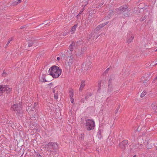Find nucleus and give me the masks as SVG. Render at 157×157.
<instances>
[{"mask_svg": "<svg viewBox=\"0 0 157 157\" xmlns=\"http://www.w3.org/2000/svg\"><path fill=\"white\" fill-rule=\"evenodd\" d=\"M48 72L53 78H57L61 74L62 71L57 66H53L50 68Z\"/></svg>", "mask_w": 157, "mask_h": 157, "instance_id": "nucleus-1", "label": "nucleus"}, {"mask_svg": "<svg viewBox=\"0 0 157 157\" xmlns=\"http://www.w3.org/2000/svg\"><path fill=\"white\" fill-rule=\"evenodd\" d=\"M46 149L50 151H53L52 150L57 149L58 148V145L55 142H49L48 144L45 145L44 147Z\"/></svg>", "mask_w": 157, "mask_h": 157, "instance_id": "nucleus-2", "label": "nucleus"}, {"mask_svg": "<svg viewBox=\"0 0 157 157\" xmlns=\"http://www.w3.org/2000/svg\"><path fill=\"white\" fill-rule=\"evenodd\" d=\"M86 121L85 126L86 129L88 131L93 129L95 125L94 121L90 119L86 120Z\"/></svg>", "mask_w": 157, "mask_h": 157, "instance_id": "nucleus-3", "label": "nucleus"}, {"mask_svg": "<svg viewBox=\"0 0 157 157\" xmlns=\"http://www.w3.org/2000/svg\"><path fill=\"white\" fill-rule=\"evenodd\" d=\"M11 108L17 113L20 114L23 113L22 105L20 104H14L12 106Z\"/></svg>", "mask_w": 157, "mask_h": 157, "instance_id": "nucleus-4", "label": "nucleus"}, {"mask_svg": "<svg viewBox=\"0 0 157 157\" xmlns=\"http://www.w3.org/2000/svg\"><path fill=\"white\" fill-rule=\"evenodd\" d=\"M12 88L9 87L8 85H1L0 86V91L3 92L6 91L7 93H10Z\"/></svg>", "mask_w": 157, "mask_h": 157, "instance_id": "nucleus-5", "label": "nucleus"}, {"mask_svg": "<svg viewBox=\"0 0 157 157\" xmlns=\"http://www.w3.org/2000/svg\"><path fill=\"white\" fill-rule=\"evenodd\" d=\"M128 7L126 5H123L119 8L116 9L115 10L117 12L120 11L123 12H124L126 10Z\"/></svg>", "mask_w": 157, "mask_h": 157, "instance_id": "nucleus-6", "label": "nucleus"}, {"mask_svg": "<svg viewBox=\"0 0 157 157\" xmlns=\"http://www.w3.org/2000/svg\"><path fill=\"white\" fill-rule=\"evenodd\" d=\"M128 142V141L127 140H125L121 143L119 146L122 149H124L125 148V146L127 145Z\"/></svg>", "mask_w": 157, "mask_h": 157, "instance_id": "nucleus-7", "label": "nucleus"}, {"mask_svg": "<svg viewBox=\"0 0 157 157\" xmlns=\"http://www.w3.org/2000/svg\"><path fill=\"white\" fill-rule=\"evenodd\" d=\"M68 59L67 61V65L69 67H70L74 62V59L72 56L68 57Z\"/></svg>", "mask_w": 157, "mask_h": 157, "instance_id": "nucleus-8", "label": "nucleus"}, {"mask_svg": "<svg viewBox=\"0 0 157 157\" xmlns=\"http://www.w3.org/2000/svg\"><path fill=\"white\" fill-rule=\"evenodd\" d=\"M81 23L80 22H78L77 24H75L72 28L71 30V32L72 34H73L75 31L76 29L77 26H80Z\"/></svg>", "mask_w": 157, "mask_h": 157, "instance_id": "nucleus-9", "label": "nucleus"}, {"mask_svg": "<svg viewBox=\"0 0 157 157\" xmlns=\"http://www.w3.org/2000/svg\"><path fill=\"white\" fill-rule=\"evenodd\" d=\"M134 38V36L132 35H131L128 36L127 38L126 42L128 44L132 42Z\"/></svg>", "mask_w": 157, "mask_h": 157, "instance_id": "nucleus-10", "label": "nucleus"}, {"mask_svg": "<svg viewBox=\"0 0 157 157\" xmlns=\"http://www.w3.org/2000/svg\"><path fill=\"white\" fill-rule=\"evenodd\" d=\"M85 85V82L84 81H82L81 83L79 89V91H82Z\"/></svg>", "mask_w": 157, "mask_h": 157, "instance_id": "nucleus-11", "label": "nucleus"}, {"mask_svg": "<svg viewBox=\"0 0 157 157\" xmlns=\"http://www.w3.org/2000/svg\"><path fill=\"white\" fill-rule=\"evenodd\" d=\"M86 47H84L82 48L81 49V52H78L76 54V55L78 56L81 55L83 53L84 51L86 50Z\"/></svg>", "mask_w": 157, "mask_h": 157, "instance_id": "nucleus-12", "label": "nucleus"}, {"mask_svg": "<svg viewBox=\"0 0 157 157\" xmlns=\"http://www.w3.org/2000/svg\"><path fill=\"white\" fill-rule=\"evenodd\" d=\"M103 134V131L102 130H99L98 132V136L99 138L101 139L102 138V136Z\"/></svg>", "mask_w": 157, "mask_h": 157, "instance_id": "nucleus-13", "label": "nucleus"}, {"mask_svg": "<svg viewBox=\"0 0 157 157\" xmlns=\"http://www.w3.org/2000/svg\"><path fill=\"white\" fill-rule=\"evenodd\" d=\"M75 47V43L73 41L72 43L70 45L69 48L71 51H73Z\"/></svg>", "mask_w": 157, "mask_h": 157, "instance_id": "nucleus-14", "label": "nucleus"}, {"mask_svg": "<svg viewBox=\"0 0 157 157\" xmlns=\"http://www.w3.org/2000/svg\"><path fill=\"white\" fill-rule=\"evenodd\" d=\"M45 75H43L41 77L39 78V81L41 82H47L45 79Z\"/></svg>", "mask_w": 157, "mask_h": 157, "instance_id": "nucleus-15", "label": "nucleus"}, {"mask_svg": "<svg viewBox=\"0 0 157 157\" xmlns=\"http://www.w3.org/2000/svg\"><path fill=\"white\" fill-rule=\"evenodd\" d=\"M22 0H18V1H15L12 4V5L14 6L17 5L18 3H20L21 2Z\"/></svg>", "mask_w": 157, "mask_h": 157, "instance_id": "nucleus-16", "label": "nucleus"}, {"mask_svg": "<svg viewBox=\"0 0 157 157\" xmlns=\"http://www.w3.org/2000/svg\"><path fill=\"white\" fill-rule=\"evenodd\" d=\"M152 108L154 110H156L157 109L156 105L155 103H152L151 104Z\"/></svg>", "mask_w": 157, "mask_h": 157, "instance_id": "nucleus-17", "label": "nucleus"}, {"mask_svg": "<svg viewBox=\"0 0 157 157\" xmlns=\"http://www.w3.org/2000/svg\"><path fill=\"white\" fill-rule=\"evenodd\" d=\"M108 23V22H106L105 23H104L103 24H102L98 25V26L100 29L101 28L104 27L105 25H106Z\"/></svg>", "mask_w": 157, "mask_h": 157, "instance_id": "nucleus-18", "label": "nucleus"}, {"mask_svg": "<svg viewBox=\"0 0 157 157\" xmlns=\"http://www.w3.org/2000/svg\"><path fill=\"white\" fill-rule=\"evenodd\" d=\"M113 80V78L110 77V78L109 79V81H108V86H109V85H111L112 83V81Z\"/></svg>", "mask_w": 157, "mask_h": 157, "instance_id": "nucleus-19", "label": "nucleus"}, {"mask_svg": "<svg viewBox=\"0 0 157 157\" xmlns=\"http://www.w3.org/2000/svg\"><path fill=\"white\" fill-rule=\"evenodd\" d=\"M83 42L81 40H79L77 42L76 44L78 46H79L80 45L82 44Z\"/></svg>", "mask_w": 157, "mask_h": 157, "instance_id": "nucleus-20", "label": "nucleus"}, {"mask_svg": "<svg viewBox=\"0 0 157 157\" xmlns=\"http://www.w3.org/2000/svg\"><path fill=\"white\" fill-rule=\"evenodd\" d=\"M147 17V16H144V17H142L140 19V21H143Z\"/></svg>", "mask_w": 157, "mask_h": 157, "instance_id": "nucleus-21", "label": "nucleus"}, {"mask_svg": "<svg viewBox=\"0 0 157 157\" xmlns=\"http://www.w3.org/2000/svg\"><path fill=\"white\" fill-rule=\"evenodd\" d=\"M34 44V42L32 41H30L29 42V44L28 46L29 47H31L32 46L33 44Z\"/></svg>", "mask_w": 157, "mask_h": 157, "instance_id": "nucleus-22", "label": "nucleus"}, {"mask_svg": "<svg viewBox=\"0 0 157 157\" xmlns=\"http://www.w3.org/2000/svg\"><path fill=\"white\" fill-rule=\"evenodd\" d=\"M146 92H143L141 94L140 97L141 98H143L145 96L146 94Z\"/></svg>", "mask_w": 157, "mask_h": 157, "instance_id": "nucleus-23", "label": "nucleus"}, {"mask_svg": "<svg viewBox=\"0 0 157 157\" xmlns=\"http://www.w3.org/2000/svg\"><path fill=\"white\" fill-rule=\"evenodd\" d=\"M130 15V13L129 12L125 13H124V15L126 17H128Z\"/></svg>", "mask_w": 157, "mask_h": 157, "instance_id": "nucleus-24", "label": "nucleus"}, {"mask_svg": "<svg viewBox=\"0 0 157 157\" xmlns=\"http://www.w3.org/2000/svg\"><path fill=\"white\" fill-rule=\"evenodd\" d=\"M13 38H10L8 40V41L7 43L6 44L7 45H9V44H10V42L12 40H13Z\"/></svg>", "mask_w": 157, "mask_h": 157, "instance_id": "nucleus-25", "label": "nucleus"}, {"mask_svg": "<svg viewBox=\"0 0 157 157\" xmlns=\"http://www.w3.org/2000/svg\"><path fill=\"white\" fill-rule=\"evenodd\" d=\"M120 105H119L118 106V107H117V108L115 110V112L116 113L118 112L119 110V109L120 108Z\"/></svg>", "mask_w": 157, "mask_h": 157, "instance_id": "nucleus-26", "label": "nucleus"}, {"mask_svg": "<svg viewBox=\"0 0 157 157\" xmlns=\"http://www.w3.org/2000/svg\"><path fill=\"white\" fill-rule=\"evenodd\" d=\"M98 84V91H99L101 90V82H99Z\"/></svg>", "mask_w": 157, "mask_h": 157, "instance_id": "nucleus-27", "label": "nucleus"}, {"mask_svg": "<svg viewBox=\"0 0 157 157\" xmlns=\"http://www.w3.org/2000/svg\"><path fill=\"white\" fill-rule=\"evenodd\" d=\"M66 56V53L65 54H62V56H61V58H63V59L65 58V56Z\"/></svg>", "mask_w": 157, "mask_h": 157, "instance_id": "nucleus-28", "label": "nucleus"}, {"mask_svg": "<svg viewBox=\"0 0 157 157\" xmlns=\"http://www.w3.org/2000/svg\"><path fill=\"white\" fill-rule=\"evenodd\" d=\"M91 65V63L90 62H88V63H87L85 65V66L86 67H90V66Z\"/></svg>", "mask_w": 157, "mask_h": 157, "instance_id": "nucleus-29", "label": "nucleus"}, {"mask_svg": "<svg viewBox=\"0 0 157 157\" xmlns=\"http://www.w3.org/2000/svg\"><path fill=\"white\" fill-rule=\"evenodd\" d=\"M73 95H74L73 92H72L71 93H70V94H69L70 98H72Z\"/></svg>", "mask_w": 157, "mask_h": 157, "instance_id": "nucleus-30", "label": "nucleus"}, {"mask_svg": "<svg viewBox=\"0 0 157 157\" xmlns=\"http://www.w3.org/2000/svg\"><path fill=\"white\" fill-rule=\"evenodd\" d=\"M69 33V32H64L62 34V35L63 36H66Z\"/></svg>", "mask_w": 157, "mask_h": 157, "instance_id": "nucleus-31", "label": "nucleus"}, {"mask_svg": "<svg viewBox=\"0 0 157 157\" xmlns=\"http://www.w3.org/2000/svg\"><path fill=\"white\" fill-rule=\"evenodd\" d=\"M54 97L55 99H57L58 98V96L56 94H54Z\"/></svg>", "mask_w": 157, "mask_h": 157, "instance_id": "nucleus-32", "label": "nucleus"}, {"mask_svg": "<svg viewBox=\"0 0 157 157\" xmlns=\"http://www.w3.org/2000/svg\"><path fill=\"white\" fill-rule=\"evenodd\" d=\"M37 104L36 102L34 103V105L33 106V107H34V108L35 109L36 108V106H37Z\"/></svg>", "mask_w": 157, "mask_h": 157, "instance_id": "nucleus-33", "label": "nucleus"}, {"mask_svg": "<svg viewBox=\"0 0 157 157\" xmlns=\"http://www.w3.org/2000/svg\"><path fill=\"white\" fill-rule=\"evenodd\" d=\"M148 144H149V143L148 142H147V144L146 145V147H147V148L148 149H150V148H151V147H148Z\"/></svg>", "mask_w": 157, "mask_h": 157, "instance_id": "nucleus-34", "label": "nucleus"}, {"mask_svg": "<svg viewBox=\"0 0 157 157\" xmlns=\"http://www.w3.org/2000/svg\"><path fill=\"white\" fill-rule=\"evenodd\" d=\"M100 29H99L98 26L96 28V31H98Z\"/></svg>", "mask_w": 157, "mask_h": 157, "instance_id": "nucleus-35", "label": "nucleus"}, {"mask_svg": "<svg viewBox=\"0 0 157 157\" xmlns=\"http://www.w3.org/2000/svg\"><path fill=\"white\" fill-rule=\"evenodd\" d=\"M71 102L72 103H73L74 102V99L72 98H71Z\"/></svg>", "mask_w": 157, "mask_h": 157, "instance_id": "nucleus-36", "label": "nucleus"}, {"mask_svg": "<svg viewBox=\"0 0 157 157\" xmlns=\"http://www.w3.org/2000/svg\"><path fill=\"white\" fill-rule=\"evenodd\" d=\"M81 138H83V136H84V134H81Z\"/></svg>", "mask_w": 157, "mask_h": 157, "instance_id": "nucleus-37", "label": "nucleus"}, {"mask_svg": "<svg viewBox=\"0 0 157 157\" xmlns=\"http://www.w3.org/2000/svg\"><path fill=\"white\" fill-rule=\"evenodd\" d=\"M55 91H56V90L55 88H54L53 89V92L54 93H55Z\"/></svg>", "mask_w": 157, "mask_h": 157, "instance_id": "nucleus-38", "label": "nucleus"}, {"mask_svg": "<svg viewBox=\"0 0 157 157\" xmlns=\"http://www.w3.org/2000/svg\"><path fill=\"white\" fill-rule=\"evenodd\" d=\"M84 99H82L81 100V102H82V103L84 102Z\"/></svg>", "mask_w": 157, "mask_h": 157, "instance_id": "nucleus-39", "label": "nucleus"}, {"mask_svg": "<svg viewBox=\"0 0 157 157\" xmlns=\"http://www.w3.org/2000/svg\"><path fill=\"white\" fill-rule=\"evenodd\" d=\"M89 97L88 96H86L85 97V99H87Z\"/></svg>", "mask_w": 157, "mask_h": 157, "instance_id": "nucleus-40", "label": "nucleus"}, {"mask_svg": "<svg viewBox=\"0 0 157 157\" xmlns=\"http://www.w3.org/2000/svg\"><path fill=\"white\" fill-rule=\"evenodd\" d=\"M57 59V60H58V61H59L60 59V58L59 57H58Z\"/></svg>", "mask_w": 157, "mask_h": 157, "instance_id": "nucleus-41", "label": "nucleus"}, {"mask_svg": "<svg viewBox=\"0 0 157 157\" xmlns=\"http://www.w3.org/2000/svg\"><path fill=\"white\" fill-rule=\"evenodd\" d=\"M8 46V45H7L6 44V45L5 46V48H6L7 47V46Z\"/></svg>", "mask_w": 157, "mask_h": 157, "instance_id": "nucleus-42", "label": "nucleus"}, {"mask_svg": "<svg viewBox=\"0 0 157 157\" xmlns=\"http://www.w3.org/2000/svg\"><path fill=\"white\" fill-rule=\"evenodd\" d=\"M82 11H83V10L82 11H80L79 13V14H81L82 12Z\"/></svg>", "mask_w": 157, "mask_h": 157, "instance_id": "nucleus-43", "label": "nucleus"}, {"mask_svg": "<svg viewBox=\"0 0 157 157\" xmlns=\"http://www.w3.org/2000/svg\"><path fill=\"white\" fill-rule=\"evenodd\" d=\"M139 128H137V130H138V131H139L140 130V129H139Z\"/></svg>", "mask_w": 157, "mask_h": 157, "instance_id": "nucleus-44", "label": "nucleus"}, {"mask_svg": "<svg viewBox=\"0 0 157 157\" xmlns=\"http://www.w3.org/2000/svg\"><path fill=\"white\" fill-rule=\"evenodd\" d=\"M155 62H157V63L155 65H155L157 64V59L156 60Z\"/></svg>", "mask_w": 157, "mask_h": 157, "instance_id": "nucleus-45", "label": "nucleus"}, {"mask_svg": "<svg viewBox=\"0 0 157 157\" xmlns=\"http://www.w3.org/2000/svg\"><path fill=\"white\" fill-rule=\"evenodd\" d=\"M133 157H136V155H135Z\"/></svg>", "mask_w": 157, "mask_h": 157, "instance_id": "nucleus-46", "label": "nucleus"}, {"mask_svg": "<svg viewBox=\"0 0 157 157\" xmlns=\"http://www.w3.org/2000/svg\"><path fill=\"white\" fill-rule=\"evenodd\" d=\"M109 68H108L106 70V71H108L109 70Z\"/></svg>", "mask_w": 157, "mask_h": 157, "instance_id": "nucleus-47", "label": "nucleus"}, {"mask_svg": "<svg viewBox=\"0 0 157 157\" xmlns=\"http://www.w3.org/2000/svg\"><path fill=\"white\" fill-rule=\"evenodd\" d=\"M23 28V27H21V29H22V28Z\"/></svg>", "mask_w": 157, "mask_h": 157, "instance_id": "nucleus-48", "label": "nucleus"}, {"mask_svg": "<svg viewBox=\"0 0 157 157\" xmlns=\"http://www.w3.org/2000/svg\"><path fill=\"white\" fill-rule=\"evenodd\" d=\"M54 153H56V151H54Z\"/></svg>", "mask_w": 157, "mask_h": 157, "instance_id": "nucleus-49", "label": "nucleus"}, {"mask_svg": "<svg viewBox=\"0 0 157 157\" xmlns=\"http://www.w3.org/2000/svg\"><path fill=\"white\" fill-rule=\"evenodd\" d=\"M52 84V83H50L49 84V85H51Z\"/></svg>", "mask_w": 157, "mask_h": 157, "instance_id": "nucleus-50", "label": "nucleus"}, {"mask_svg": "<svg viewBox=\"0 0 157 157\" xmlns=\"http://www.w3.org/2000/svg\"><path fill=\"white\" fill-rule=\"evenodd\" d=\"M60 36H62V34H60Z\"/></svg>", "mask_w": 157, "mask_h": 157, "instance_id": "nucleus-51", "label": "nucleus"}, {"mask_svg": "<svg viewBox=\"0 0 157 157\" xmlns=\"http://www.w3.org/2000/svg\"><path fill=\"white\" fill-rule=\"evenodd\" d=\"M155 79H157V77H156L155 78Z\"/></svg>", "mask_w": 157, "mask_h": 157, "instance_id": "nucleus-52", "label": "nucleus"}, {"mask_svg": "<svg viewBox=\"0 0 157 157\" xmlns=\"http://www.w3.org/2000/svg\"><path fill=\"white\" fill-rule=\"evenodd\" d=\"M155 52L157 51V49L155 51Z\"/></svg>", "mask_w": 157, "mask_h": 157, "instance_id": "nucleus-53", "label": "nucleus"}, {"mask_svg": "<svg viewBox=\"0 0 157 157\" xmlns=\"http://www.w3.org/2000/svg\"><path fill=\"white\" fill-rule=\"evenodd\" d=\"M91 95V94L89 95V96H90Z\"/></svg>", "mask_w": 157, "mask_h": 157, "instance_id": "nucleus-54", "label": "nucleus"}]
</instances>
